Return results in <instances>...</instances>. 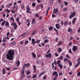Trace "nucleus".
Here are the masks:
<instances>
[{
    "instance_id": "obj_23",
    "label": "nucleus",
    "mask_w": 80,
    "mask_h": 80,
    "mask_svg": "<svg viewBox=\"0 0 80 80\" xmlns=\"http://www.w3.org/2000/svg\"><path fill=\"white\" fill-rule=\"evenodd\" d=\"M68 63L69 66H71L72 65V62H71V61H68Z\"/></svg>"
},
{
    "instance_id": "obj_33",
    "label": "nucleus",
    "mask_w": 80,
    "mask_h": 80,
    "mask_svg": "<svg viewBox=\"0 0 80 80\" xmlns=\"http://www.w3.org/2000/svg\"><path fill=\"white\" fill-rule=\"evenodd\" d=\"M78 64H79V65H80V58H78Z\"/></svg>"
},
{
    "instance_id": "obj_62",
    "label": "nucleus",
    "mask_w": 80,
    "mask_h": 80,
    "mask_svg": "<svg viewBox=\"0 0 80 80\" xmlns=\"http://www.w3.org/2000/svg\"><path fill=\"white\" fill-rule=\"evenodd\" d=\"M77 75L78 77H79V76H80V72H78L77 73Z\"/></svg>"
},
{
    "instance_id": "obj_54",
    "label": "nucleus",
    "mask_w": 80,
    "mask_h": 80,
    "mask_svg": "<svg viewBox=\"0 0 80 80\" xmlns=\"http://www.w3.org/2000/svg\"><path fill=\"white\" fill-rule=\"evenodd\" d=\"M79 64H77L76 65H75V68H77V67H78V65H79Z\"/></svg>"
},
{
    "instance_id": "obj_24",
    "label": "nucleus",
    "mask_w": 80,
    "mask_h": 80,
    "mask_svg": "<svg viewBox=\"0 0 80 80\" xmlns=\"http://www.w3.org/2000/svg\"><path fill=\"white\" fill-rule=\"evenodd\" d=\"M11 45H15L16 44V42H14L10 43Z\"/></svg>"
},
{
    "instance_id": "obj_51",
    "label": "nucleus",
    "mask_w": 80,
    "mask_h": 80,
    "mask_svg": "<svg viewBox=\"0 0 80 80\" xmlns=\"http://www.w3.org/2000/svg\"><path fill=\"white\" fill-rule=\"evenodd\" d=\"M14 22V21L12 23L11 25H12V26H13V25L14 26L15 25V22Z\"/></svg>"
},
{
    "instance_id": "obj_8",
    "label": "nucleus",
    "mask_w": 80,
    "mask_h": 80,
    "mask_svg": "<svg viewBox=\"0 0 80 80\" xmlns=\"http://www.w3.org/2000/svg\"><path fill=\"white\" fill-rule=\"evenodd\" d=\"M62 44V42L59 41V42L57 44V46H58V47H59V46H61Z\"/></svg>"
},
{
    "instance_id": "obj_53",
    "label": "nucleus",
    "mask_w": 80,
    "mask_h": 80,
    "mask_svg": "<svg viewBox=\"0 0 80 80\" xmlns=\"http://www.w3.org/2000/svg\"><path fill=\"white\" fill-rule=\"evenodd\" d=\"M28 32H25L24 34H23L22 35H25L27 34H28Z\"/></svg>"
},
{
    "instance_id": "obj_64",
    "label": "nucleus",
    "mask_w": 80,
    "mask_h": 80,
    "mask_svg": "<svg viewBox=\"0 0 80 80\" xmlns=\"http://www.w3.org/2000/svg\"><path fill=\"white\" fill-rule=\"evenodd\" d=\"M58 77H55L54 78H53V80H56L57 79Z\"/></svg>"
},
{
    "instance_id": "obj_5",
    "label": "nucleus",
    "mask_w": 80,
    "mask_h": 80,
    "mask_svg": "<svg viewBox=\"0 0 80 80\" xmlns=\"http://www.w3.org/2000/svg\"><path fill=\"white\" fill-rule=\"evenodd\" d=\"M45 57L46 58H52V55L51 53H48L45 55Z\"/></svg>"
},
{
    "instance_id": "obj_11",
    "label": "nucleus",
    "mask_w": 80,
    "mask_h": 80,
    "mask_svg": "<svg viewBox=\"0 0 80 80\" xmlns=\"http://www.w3.org/2000/svg\"><path fill=\"white\" fill-rule=\"evenodd\" d=\"M32 55L33 56V58H35L36 57H37V56H36V54L34 52L32 53Z\"/></svg>"
},
{
    "instance_id": "obj_48",
    "label": "nucleus",
    "mask_w": 80,
    "mask_h": 80,
    "mask_svg": "<svg viewBox=\"0 0 80 80\" xmlns=\"http://www.w3.org/2000/svg\"><path fill=\"white\" fill-rule=\"evenodd\" d=\"M69 52L70 53H72V49H70L69 50Z\"/></svg>"
},
{
    "instance_id": "obj_20",
    "label": "nucleus",
    "mask_w": 80,
    "mask_h": 80,
    "mask_svg": "<svg viewBox=\"0 0 80 80\" xmlns=\"http://www.w3.org/2000/svg\"><path fill=\"white\" fill-rule=\"evenodd\" d=\"M64 62H68L69 60H68V58H65L64 59Z\"/></svg>"
},
{
    "instance_id": "obj_19",
    "label": "nucleus",
    "mask_w": 80,
    "mask_h": 80,
    "mask_svg": "<svg viewBox=\"0 0 80 80\" xmlns=\"http://www.w3.org/2000/svg\"><path fill=\"white\" fill-rule=\"evenodd\" d=\"M32 25H33V23L34 24V25H35V18H33L32 20Z\"/></svg>"
},
{
    "instance_id": "obj_57",
    "label": "nucleus",
    "mask_w": 80,
    "mask_h": 80,
    "mask_svg": "<svg viewBox=\"0 0 80 80\" xmlns=\"http://www.w3.org/2000/svg\"><path fill=\"white\" fill-rule=\"evenodd\" d=\"M11 12L12 13H15V11H13L12 9L11 10Z\"/></svg>"
},
{
    "instance_id": "obj_40",
    "label": "nucleus",
    "mask_w": 80,
    "mask_h": 80,
    "mask_svg": "<svg viewBox=\"0 0 80 80\" xmlns=\"http://www.w3.org/2000/svg\"><path fill=\"white\" fill-rule=\"evenodd\" d=\"M53 63V64H54V65H57V61L56 60H55L54 61Z\"/></svg>"
},
{
    "instance_id": "obj_18",
    "label": "nucleus",
    "mask_w": 80,
    "mask_h": 80,
    "mask_svg": "<svg viewBox=\"0 0 80 80\" xmlns=\"http://www.w3.org/2000/svg\"><path fill=\"white\" fill-rule=\"evenodd\" d=\"M62 51V48H58V53H60Z\"/></svg>"
},
{
    "instance_id": "obj_58",
    "label": "nucleus",
    "mask_w": 80,
    "mask_h": 80,
    "mask_svg": "<svg viewBox=\"0 0 80 80\" xmlns=\"http://www.w3.org/2000/svg\"><path fill=\"white\" fill-rule=\"evenodd\" d=\"M50 50L49 49L48 51L46 52V54L47 53H50Z\"/></svg>"
},
{
    "instance_id": "obj_13",
    "label": "nucleus",
    "mask_w": 80,
    "mask_h": 80,
    "mask_svg": "<svg viewBox=\"0 0 80 80\" xmlns=\"http://www.w3.org/2000/svg\"><path fill=\"white\" fill-rule=\"evenodd\" d=\"M33 70L34 73L36 72V70H37V68H36V66L34 65L33 66Z\"/></svg>"
},
{
    "instance_id": "obj_43",
    "label": "nucleus",
    "mask_w": 80,
    "mask_h": 80,
    "mask_svg": "<svg viewBox=\"0 0 80 80\" xmlns=\"http://www.w3.org/2000/svg\"><path fill=\"white\" fill-rule=\"evenodd\" d=\"M48 42V40L47 39V40H44V43H47V42Z\"/></svg>"
},
{
    "instance_id": "obj_12",
    "label": "nucleus",
    "mask_w": 80,
    "mask_h": 80,
    "mask_svg": "<svg viewBox=\"0 0 80 80\" xmlns=\"http://www.w3.org/2000/svg\"><path fill=\"white\" fill-rule=\"evenodd\" d=\"M75 21H76V18H74L72 19V23L73 24V25L74 24V23H75Z\"/></svg>"
},
{
    "instance_id": "obj_7",
    "label": "nucleus",
    "mask_w": 80,
    "mask_h": 80,
    "mask_svg": "<svg viewBox=\"0 0 80 80\" xmlns=\"http://www.w3.org/2000/svg\"><path fill=\"white\" fill-rule=\"evenodd\" d=\"M55 26H56V28H57V29H59V28H60V24H55Z\"/></svg>"
},
{
    "instance_id": "obj_56",
    "label": "nucleus",
    "mask_w": 80,
    "mask_h": 80,
    "mask_svg": "<svg viewBox=\"0 0 80 80\" xmlns=\"http://www.w3.org/2000/svg\"><path fill=\"white\" fill-rule=\"evenodd\" d=\"M28 43V41L27 40L25 42V45H26V44H27V43Z\"/></svg>"
},
{
    "instance_id": "obj_10",
    "label": "nucleus",
    "mask_w": 80,
    "mask_h": 80,
    "mask_svg": "<svg viewBox=\"0 0 80 80\" xmlns=\"http://www.w3.org/2000/svg\"><path fill=\"white\" fill-rule=\"evenodd\" d=\"M45 73V71H43L39 75V77H40L41 76H42V75H44Z\"/></svg>"
},
{
    "instance_id": "obj_32",
    "label": "nucleus",
    "mask_w": 80,
    "mask_h": 80,
    "mask_svg": "<svg viewBox=\"0 0 80 80\" xmlns=\"http://www.w3.org/2000/svg\"><path fill=\"white\" fill-rule=\"evenodd\" d=\"M53 26H51V27H50L49 28V30H51H51H53Z\"/></svg>"
},
{
    "instance_id": "obj_26",
    "label": "nucleus",
    "mask_w": 80,
    "mask_h": 80,
    "mask_svg": "<svg viewBox=\"0 0 80 80\" xmlns=\"http://www.w3.org/2000/svg\"><path fill=\"white\" fill-rule=\"evenodd\" d=\"M17 23H15V25L14 26V30H16V29H17Z\"/></svg>"
},
{
    "instance_id": "obj_22",
    "label": "nucleus",
    "mask_w": 80,
    "mask_h": 80,
    "mask_svg": "<svg viewBox=\"0 0 80 80\" xmlns=\"http://www.w3.org/2000/svg\"><path fill=\"white\" fill-rule=\"evenodd\" d=\"M25 73V70H24V69H22V70L21 71V75H23Z\"/></svg>"
},
{
    "instance_id": "obj_27",
    "label": "nucleus",
    "mask_w": 80,
    "mask_h": 80,
    "mask_svg": "<svg viewBox=\"0 0 80 80\" xmlns=\"http://www.w3.org/2000/svg\"><path fill=\"white\" fill-rule=\"evenodd\" d=\"M15 8H16L15 10V11H17V10H18V7H17V6H14L13 8V9L14 10Z\"/></svg>"
},
{
    "instance_id": "obj_21",
    "label": "nucleus",
    "mask_w": 80,
    "mask_h": 80,
    "mask_svg": "<svg viewBox=\"0 0 80 80\" xmlns=\"http://www.w3.org/2000/svg\"><path fill=\"white\" fill-rule=\"evenodd\" d=\"M5 26L7 27H8L9 26V23H8V22L7 21L6 24H5Z\"/></svg>"
},
{
    "instance_id": "obj_15",
    "label": "nucleus",
    "mask_w": 80,
    "mask_h": 80,
    "mask_svg": "<svg viewBox=\"0 0 80 80\" xmlns=\"http://www.w3.org/2000/svg\"><path fill=\"white\" fill-rule=\"evenodd\" d=\"M58 66L59 67L60 69H62V68H63V65H62L60 64H59L58 65Z\"/></svg>"
},
{
    "instance_id": "obj_50",
    "label": "nucleus",
    "mask_w": 80,
    "mask_h": 80,
    "mask_svg": "<svg viewBox=\"0 0 80 80\" xmlns=\"http://www.w3.org/2000/svg\"><path fill=\"white\" fill-rule=\"evenodd\" d=\"M32 6L34 7L35 6V2L32 3Z\"/></svg>"
},
{
    "instance_id": "obj_42",
    "label": "nucleus",
    "mask_w": 80,
    "mask_h": 80,
    "mask_svg": "<svg viewBox=\"0 0 80 80\" xmlns=\"http://www.w3.org/2000/svg\"><path fill=\"white\" fill-rule=\"evenodd\" d=\"M19 18L18 17H17L16 19V20L17 22H19Z\"/></svg>"
},
{
    "instance_id": "obj_45",
    "label": "nucleus",
    "mask_w": 80,
    "mask_h": 80,
    "mask_svg": "<svg viewBox=\"0 0 80 80\" xmlns=\"http://www.w3.org/2000/svg\"><path fill=\"white\" fill-rule=\"evenodd\" d=\"M50 4H52L53 2V0H50Z\"/></svg>"
},
{
    "instance_id": "obj_44",
    "label": "nucleus",
    "mask_w": 80,
    "mask_h": 80,
    "mask_svg": "<svg viewBox=\"0 0 80 80\" xmlns=\"http://www.w3.org/2000/svg\"><path fill=\"white\" fill-rule=\"evenodd\" d=\"M30 72L29 71H28L26 72L27 75H29L30 74Z\"/></svg>"
},
{
    "instance_id": "obj_16",
    "label": "nucleus",
    "mask_w": 80,
    "mask_h": 80,
    "mask_svg": "<svg viewBox=\"0 0 80 80\" xmlns=\"http://www.w3.org/2000/svg\"><path fill=\"white\" fill-rule=\"evenodd\" d=\"M64 26H67L68 25V21H65L63 23Z\"/></svg>"
},
{
    "instance_id": "obj_9",
    "label": "nucleus",
    "mask_w": 80,
    "mask_h": 80,
    "mask_svg": "<svg viewBox=\"0 0 80 80\" xmlns=\"http://www.w3.org/2000/svg\"><path fill=\"white\" fill-rule=\"evenodd\" d=\"M53 11H55L53 12V13H58V9H57V8H56V9H55V8H54L53 9Z\"/></svg>"
},
{
    "instance_id": "obj_3",
    "label": "nucleus",
    "mask_w": 80,
    "mask_h": 80,
    "mask_svg": "<svg viewBox=\"0 0 80 80\" xmlns=\"http://www.w3.org/2000/svg\"><path fill=\"white\" fill-rule=\"evenodd\" d=\"M76 15V11H74L70 15L69 17V19H71L72 18L74 17Z\"/></svg>"
},
{
    "instance_id": "obj_17",
    "label": "nucleus",
    "mask_w": 80,
    "mask_h": 80,
    "mask_svg": "<svg viewBox=\"0 0 80 80\" xmlns=\"http://www.w3.org/2000/svg\"><path fill=\"white\" fill-rule=\"evenodd\" d=\"M35 33H36V31H34L31 34H30V35L31 36H33V35H34Z\"/></svg>"
},
{
    "instance_id": "obj_30",
    "label": "nucleus",
    "mask_w": 80,
    "mask_h": 80,
    "mask_svg": "<svg viewBox=\"0 0 80 80\" xmlns=\"http://www.w3.org/2000/svg\"><path fill=\"white\" fill-rule=\"evenodd\" d=\"M67 31L68 32H70L72 31V29L70 28H69Z\"/></svg>"
},
{
    "instance_id": "obj_37",
    "label": "nucleus",
    "mask_w": 80,
    "mask_h": 80,
    "mask_svg": "<svg viewBox=\"0 0 80 80\" xmlns=\"http://www.w3.org/2000/svg\"><path fill=\"white\" fill-rule=\"evenodd\" d=\"M59 59H60L61 60H62L63 59V57L62 56H60L59 58Z\"/></svg>"
},
{
    "instance_id": "obj_55",
    "label": "nucleus",
    "mask_w": 80,
    "mask_h": 80,
    "mask_svg": "<svg viewBox=\"0 0 80 80\" xmlns=\"http://www.w3.org/2000/svg\"><path fill=\"white\" fill-rule=\"evenodd\" d=\"M25 8V6L23 4H22V6L21 8L22 9H23L24 8Z\"/></svg>"
},
{
    "instance_id": "obj_25",
    "label": "nucleus",
    "mask_w": 80,
    "mask_h": 80,
    "mask_svg": "<svg viewBox=\"0 0 80 80\" xmlns=\"http://www.w3.org/2000/svg\"><path fill=\"white\" fill-rule=\"evenodd\" d=\"M5 23H6V21H4L1 23V26H3Z\"/></svg>"
},
{
    "instance_id": "obj_14",
    "label": "nucleus",
    "mask_w": 80,
    "mask_h": 80,
    "mask_svg": "<svg viewBox=\"0 0 80 80\" xmlns=\"http://www.w3.org/2000/svg\"><path fill=\"white\" fill-rule=\"evenodd\" d=\"M6 73V71H5V69L3 68L2 71V74L3 75H5Z\"/></svg>"
},
{
    "instance_id": "obj_34",
    "label": "nucleus",
    "mask_w": 80,
    "mask_h": 80,
    "mask_svg": "<svg viewBox=\"0 0 80 80\" xmlns=\"http://www.w3.org/2000/svg\"><path fill=\"white\" fill-rule=\"evenodd\" d=\"M6 11L8 13H10V10H8V9H6Z\"/></svg>"
},
{
    "instance_id": "obj_28",
    "label": "nucleus",
    "mask_w": 80,
    "mask_h": 80,
    "mask_svg": "<svg viewBox=\"0 0 80 80\" xmlns=\"http://www.w3.org/2000/svg\"><path fill=\"white\" fill-rule=\"evenodd\" d=\"M78 2V0H73V2L75 4H77Z\"/></svg>"
},
{
    "instance_id": "obj_31",
    "label": "nucleus",
    "mask_w": 80,
    "mask_h": 80,
    "mask_svg": "<svg viewBox=\"0 0 80 80\" xmlns=\"http://www.w3.org/2000/svg\"><path fill=\"white\" fill-rule=\"evenodd\" d=\"M24 64L25 67H28L30 66V64H29V63Z\"/></svg>"
},
{
    "instance_id": "obj_36",
    "label": "nucleus",
    "mask_w": 80,
    "mask_h": 80,
    "mask_svg": "<svg viewBox=\"0 0 80 80\" xmlns=\"http://www.w3.org/2000/svg\"><path fill=\"white\" fill-rule=\"evenodd\" d=\"M35 17H37V18H39V15H38V14H35Z\"/></svg>"
},
{
    "instance_id": "obj_35",
    "label": "nucleus",
    "mask_w": 80,
    "mask_h": 80,
    "mask_svg": "<svg viewBox=\"0 0 80 80\" xmlns=\"http://www.w3.org/2000/svg\"><path fill=\"white\" fill-rule=\"evenodd\" d=\"M54 30H55V31H56V34L58 35V31H57V29H56V28H54Z\"/></svg>"
},
{
    "instance_id": "obj_49",
    "label": "nucleus",
    "mask_w": 80,
    "mask_h": 80,
    "mask_svg": "<svg viewBox=\"0 0 80 80\" xmlns=\"http://www.w3.org/2000/svg\"><path fill=\"white\" fill-rule=\"evenodd\" d=\"M52 18H55V17H56V16H55V14H52Z\"/></svg>"
},
{
    "instance_id": "obj_29",
    "label": "nucleus",
    "mask_w": 80,
    "mask_h": 80,
    "mask_svg": "<svg viewBox=\"0 0 80 80\" xmlns=\"http://www.w3.org/2000/svg\"><path fill=\"white\" fill-rule=\"evenodd\" d=\"M17 64V66H19L20 65V61L18 60L17 62L16 63Z\"/></svg>"
},
{
    "instance_id": "obj_38",
    "label": "nucleus",
    "mask_w": 80,
    "mask_h": 80,
    "mask_svg": "<svg viewBox=\"0 0 80 80\" xmlns=\"http://www.w3.org/2000/svg\"><path fill=\"white\" fill-rule=\"evenodd\" d=\"M10 20H12V22H14V18L13 17H12L10 18Z\"/></svg>"
},
{
    "instance_id": "obj_60",
    "label": "nucleus",
    "mask_w": 80,
    "mask_h": 80,
    "mask_svg": "<svg viewBox=\"0 0 80 80\" xmlns=\"http://www.w3.org/2000/svg\"><path fill=\"white\" fill-rule=\"evenodd\" d=\"M32 43H34L35 42V39L34 38H32Z\"/></svg>"
},
{
    "instance_id": "obj_46",
    "label": "nucleus",
    "mask_w": 80,
    "mask_h": 80,
    "mask_svg": "<svg viewBox=\"0 0 80 80\" xmlns=\"http://www.w3.org/2000/svg\"><path fill=\"white\" fill-rule=\"evenodd\" d=\"M52 68L53 69L54 68V65L53 64V62L52 63Z\"/></svg>"
},
{
    "instance_id": "obj_1",
    "label": "nucleus",
    "mask_w": 80,
    "mask_h": 80,
    "mask_svg": "<svg viewBox=\"0 0 80 80\" xmlns=\"http://www.w3.org/2000/svg\"><path fill=\"white\" fill-rule=\"evenodd\" d=\"M15 55V52L13 50H9L6 55V58L9 60H12Z\"/></svg>"
},
{
    "instance_id": "obj_52",
    "label": "nucleus",
    "mask_w": 80,
    "mask_h": 80,
    "mask_svg": "<svg viewBox=\"0 0 80 80\" xmlns=\"http://www.w3.org/2000/svg\"><path fill=\"white\" fill-rule=\"evenodd\" d=\"M59 76H62L63 75V73H62V72L59 73Z\"/></svg>"
},
{
    "instance_id": "obj_59",
    "label": "nucleus",
    "mask_w": 80,
    "mask_h": 80,
    "mask_svg": "<svg viewBox=\"0 0 80 80\" xmlns=\"http://www.w3.org/2000/svg\"><path fill=\"white\" fill-rule=\"evenodd\" d=\"M60 63V61L58 60L57 62V64H59V63Z\"/></svg>"
},
{
    "instance_id": "obj_2",
    "label": "nucleus",
    "mask_w": 80,
    "mask_h": 80,
    "mask_svg": "<svg viewBox=\"0 0 80 80\" xmlns=\"http://www.w3.org/2000/svg\"><path fill=\"white\" fill-rule=\"evenodd\" d=\"M26 9L27 10L26 11V12L28 13H30V15L32 14V11L30 12V8L29 5H27L26 8Z\"/></svg>"
},
{
    "instance_id": "obj_63",
    "label": "nucleus",
    "mask_w": 80,
    "mask_h": 80,
    "mask_svg": "<svg viewBox=\"0 0 80 80\" xmlns=\"http://www.w3.org/2000/svg\"><path fill=\"white\" fill-rule=\"evenodd\" d=\"M40 40H38L37 41V43H40Z\"/></svg>"
},
{
    "instance_id": "obj_39",
    "label": "nucleus",
    "mask_w": 80,
    "mask_h": 80,
    "mask_svg": "<svg viewBox=\"0 0 80 80\" xmlns=\"http://www.w3.org/2000/svg\"><path fill=\"white\" fill-rule=\"evenodd\" d=\"M32 78L33 79H34V78H37V75H33Z\"/></svg>"
},
{
    "instance_id": "obj_47",
    "label": "nucleus",
    "mask_w": 80,
    "mask_h": 80,
    "mask_svg": "<svg viewBox=\"0 0 80 80\" xmlns=\"http://www.w3.org/2000/svg\"><path fill=\"white\" fill-rule=\"evenodd\" d=\"M64 4L66 6H67V5H68V2H65Z\"/></svg>"
},
{
    "instance_id": "obj_41",
    "label": "nucleus",
    "mask_w": 80,
    "mask_h": 80,
    "mask_svg": "<svg viewBox=\"0 0 80 80\" xmlns=\"http://www.w3.org/2000/svg\"><path fill=\"white\" fill-rule=\"evenodd\" d=\"M47 78V76L44 75L42 78L43 79H44V80H45Z\"/></svg>"
},
{
    "instance_id": "obj_4",
    "label": "nucleus",
    "mask_w": 80,
    "mask_h": 80,
    "mask_svg": "<svg viewBox=\"0 0 80 80\" xmlns=\"http://www.w3.org/2000/svg\"><path fill=\"white\" fill-rule=\"evenodd\" d=\"M78 47L77 46H73L72 47V50L73 52H76L78 49Z\"/></svg>"
},
{
    "instance_id": "obj_6",
    "label": "nucleus",
    "mask_w": 80,
    "mask_h": 80,
    "mask_svg": "<svg viewBox=\"0 0 80 80\" xmlns=\"http://www.w3.org/2000/svg\"><path fill=\"white\" fill-rule=\"evenodd\" d=\"M52 76H55V77H58V73L57 71H54L52 73Z\"/></svg>"
},
{
    "instance_id": "obj_61",
    "label": "nucleus",
    "mask_w": 80,
    "mask_h": 80,
    "mask_svg": "<svg viewBox=\"0 0 80 80\" xmlns=\"http://www.w3.org/2000/svg\"><path fill=\"white\" fill-rule=\"evenodd\" d=\"M37 2H38V3H41V2H42V1H40V0H37Z\"/></svg>"
}]
</instances>
